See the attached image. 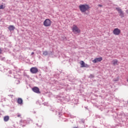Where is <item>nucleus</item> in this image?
Here are the masks:
<instances>
[{"mask_svg": "<svg viewBox=\"0 0 128 128\" xmlns=\"http://www.w3.org/2000/svg\"><path fill=\"white\" fill-rule=\"evenodd\" d=\"M90 8V7L86 4H80L79 6V10H80V12L82 13L86 12H88Z\"/></svg>", "mask_w": 128, "mask_h": 128, "instance_id": "nucleus-1", "label": "nucleus"}, {"mask_svg": "<svg viewBox=\"0 0 128 128\" xmlns=\"http://www.w3.org/2000/svg\"><path fill=\"white\" fill-rule=\"evenodd\" d=\"M72 31L74 34H78L80 33V30L78 28V27L76 24H74L72 26Z\"/></svg>", "mask_w": 128, "mask_h": 128, "instance_id": "nucleus-2", "label": "nucleus"}, {"mask_svg": "<svg viewBox=\"0 0 128 128\" xmlns=\"http://www.w3.org/2000/svg\"><path fill=\"white\" fill-rule=\"evenodd\" d=\"M44 26L48 27L52 26V20L50 19H46L43 22Z\"/></svg>", "mask_w": 128, "mask_h": 128, "instance_id": "nucleus-3", "label": "nucleus"}, {"mask_svg": "<svg viewBox=\"0 0 128 128\" xmlns=\"http://www.w3.org/2000/svg\"><path fill=\"white\" fill-rule=\"evenodd\" d=\"M30 72L32 74H36L38 72V69L36 67H32L30 69Z\"/></svg>", "mask_w": 128, "mask_h": 128, "instance_id": "nucleus-4", "label": "nucleus"}, {"mask_svg": "<svg viewBox=\"0 0 128 128\" xmlns=\"http://www.w3.org/2000/svg\"><path fill=\"white\" fill-rule=\"evenodd\" d=\"M113 34H115V36H119L120 34V30L118 28H114L113 30Z\"/></svg>", "mask_w": 128, "mask_h": 128, "instance_id": "nucleus-5", "label": "nucleus"}, {"mask_svg": "<svg viewBox=\"0 0 128 128\" xmlns=\"http://www.w3.org/2000/svg\"><path fill=\"white\" fill-rule=\"evenodd\" d=\"M80 64L81 66H80L81 68H90V66L84 63V62L83 60H81L80 62Z\"/></svg>", "mask_w": 128, "mask_h": 128, "instance_id": "nucleus-6", "label": "nucleus"}, {"mask_svg": "<svg viewBox=\"0 0 128 128\" xmlns=\"http://www.w3.org/2000/svg\"><path fill=\"white\" fill-rule=\"evenodd\" d=\"M102 58L100 57L96 58L95 59L92 60V62H94V64H96V62H102Z\"/></svg>", "mask_w": 128, "mask_h": 128, "instance_id": "nucleus-7", "label": "nucleus"}, {"mask_svg": "<svg viewBox=\"0 0 128 128\" xmlns=\"http://www.w3.org/2000/svg\"><path fill=\"white\" fill-rule=\"evenodd\" d=\"M116 10H118V12H119L120 16H122V18H124V12H122V9H120V8H116Z\"/></svg>", "mask_w": 128, "mask_h": 128, "instance_id": "nucleus-8", "label": "nucleus"}, {"mask_svg": "<svg viewBox=\"0 0 128 128\" xmlns=\"http://www.w3.org/2000/svg\"><path fill=\"white\" fill-rule=\"evenodd\" d=\"M32 90L34 92H36V94H40V88L38 87H34L32 88Z\"/></svg>", "mask_w": 128, "mask_h": 128, "instance_id": "nucleus-9", "label": "nucleus"}, {"mask_svg": "<svg viewBox=\"0 0 128 128\" xmlns=\"http://www.w3.org/2000/svg\"><path fill=\"white\" fill-rule=\"evenodd\" d=\"M118 60H112V64L113 66H118Z\"/></svg>", "mask_w": 128, "mask_h": 128, "instance_id": "nucleus-10", "label": "nucleus"}, {"mask_svg": "<svg viewBox=\"0 0 128 128\" xmlns=\"http://www.w3.org/2000/svg\"><path fill=\"white\" fill-rule=\"evenodd\" d=\"M8 28L9 30H10V32H12V30H14V29L16 28H14V26L10 25L9 26Z\"/></svg>", "mask_w": 128, "mask_h": 128, "instance_id": "nucleus-11", "label": "nucleus"}, {"mask_svg": "<svg viewBox=\"0 0 128 128\" xmlns=\"http://www.w3.org/2000/svg\"><path fill=\"white\" fill-rule=\"evenodd\" d=\"M17 102L19 104H22V98H18V99Z\"/></svg>", "mask_w": 128, "mask_h": 128, "instance_id": "nucleus-12", "label": "nucleus"}, {"mask_svg": "<svg viewBox=\"0 0 128 128\" xmlns=\"http://www.w3.org/2000/svg\"><path fill=\"white\" fill-rule=\"evenodd\" d=\"M4 121L8 122V120H10V116H6L4 118Z\"/></svg>", "mask_w": 128, "mask_h": 128, "instance_id": "nucleus-13", "label": "nucleus"}, {"mask_svg": "<svg viewBox=\"0 0 128 128\" xmlns=\"http://www.w3.org/2000/svg\"><path fill=\"white\" fill-rule=\"evenodd\" d=\"M48 51L43 52V56H48Z\"/></svg>", "mask_w": 128, "mask_h": 128, "instance_id": "nucleus-14", "label": "nucleus"}, {"mask_svg": "<svg viewBox=\"0 0 128 128\" xmlns=\"http://www.w3.org/2000/svg\"><path fill=\"white\" fill-rule=\"evenodd\" d=\"M4 5L0 6V10H4Z\"/></svg>", "mask_w": 128, "mask_h": 128, "instance_id": "nucleus-15", "label": "nucleus"}, {"mask_svg": "<svg viewBox=\"0 0 128 128\" xmlns=\"http://www.w3.org/2000/svg\"><path fill=\"white\" fill-rule=\"evenodd\" d=\"M2 49L0 48V54H2Z\"/></svg>", "mask_w": 128, "mask_h": 128, "instance_id": "nucleus-16", "label": "nucleus"}, {"mask_svg": "<svg viewBox=\"0 0 128 128\" xmlns=\"http://www.w3.org/2000/svg\"><path fill=\"white\" fill-rule=\"evenodd\" d=\"M32 55V54H34V52H32V54H31Z\"/></svg>", "mask_w": 128, "mask_h": 128, "instance_id": "nucleus-17", "label": "nucleus"}, {"mask_svg": "<svg viewBox=\"0 0 128 128\" xmlns=\"http://www.w3.org/2000/svg\"><path fill=\"white\" fill-rule=\"evenodd\" d=\"M98 6H100V8H102V5H98Z\"/></svg>", "mask_w": 128, "mask_h": 128, "instance_id": "nucleus-18", "label": "nucleus"}, {"mask_svg": "<svg viewBox=\"0 0 128 128\" xmlns=\"http://www.w3.org/2000/svg\"><path fill=\"white\" fill-rule=\"evenodd\" d=\"M18 118H20V115L18 114Z\"/></svg>", "mask_w": 128, "mask_h": 128, "instance_id": "nucleus-19", "label": "nucleus"}, {"mask_svg": "<svg viewBox=\"0 0 128 128\" xmlns=\"http://www.w3.org/2000/svg\"><path fill=\"white\" fill-rule=\"evenodd\" d=\"M127 82H128V78L127 79Z\"/></svg>", "mask_w": 128, "mask_h": 128, "instance_id": "nucleus-20", "label": "nucleus"}]
</instances>
